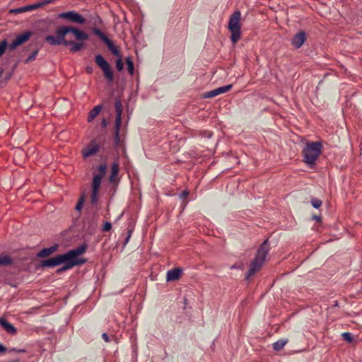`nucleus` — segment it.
I'll return each mask as SVG.
<instances>
[{
  "instance_id": "obj_1",
  "label": "nucleus",
  "mask_w": 362,
  "mask_h": 362,
  "mask_svg": "<svg viewBox=\"0 0 362 362\" xmlns=\"http://www.w3.org/2000/svg\"><path fill=\"white\" fill-rule=\"evenodd\" d=\"M86 249V244H82L76 248L68 251L65 254L59 255L50 259H44L42 261L41 264L43 267H54L63 263L64 264V266L61 269H58L57 272L70 269L79 263H84L83 260L81 262L78 261L77 257L85 252Z\"/></svg>"
},
{
  "instance_id": "obj_2",
  "label": "nucleus",
  "mask_w": 362,
  "mask_h": 362,
  "mask_svg": "<svg viewBox=\"0 0 362 362\" xmlns=\"http://www.w3.org/2000/svg\"><path fill=\"white\" fill-rule=\"evenodd\" d=\"M322 144L321 141L308 142L302 151L303 161L310 168L316 163L322 153Z\"/></svg>"
},
{
  "instance_id": "obj_3",
  "label": "nucleus",
  "mask_w": 362,
  "mask_h": 362,
  "mask_svg": "<svg viewBox=\"0 0 362 362\" xmlns=\"http://www.w3.org/2000/svg\"><path fill=\"white\" fill-rule=\"evenodd\" d=\"M269 250L268 240H265L258 248L255 259L251 262L245 279L248 280L262 267Z\"/></svg>"
},
{
  "instance_id": "obj_4",
  "label": "nucleus",
  "mask_w": 362,
  "mask_h": 362,
  "mask_svg": "<svg viewBox=\"0 0 362 362\" xmlns=\"http://www.w3.org/2000/svg\"><path fill=\"white\" fill-rule=\"evenodd\" d=\"M241 13L240 11H235L230 16L228 29L230 32V40L236 44L241 37Z\"/></svg>"
},
{
  "instance_id": "obj_5",
  "label": "nucleus",
  "mask_w": 362,
  "mask_h": 362,
  "mask_svg": "<svg viewBox=\"0 0 362 362\" xmlns=\"http://www.w3.org/2000/svg\"><path fill=\"white\" fill-rule=\"evenodd\" d=\"M45 41L51 45H70V50L72 52H77L80 51L83 47V43L76 42L72 40H67L64 37L62 38L59 35H57L56 37L52 35H47L45 37Z\"/></svg>"
},
{
  "instance_id": "obj_6",
  "label": "nucleus",
  "mask_w": 362,
  "mask_h": 362,
  "mask_svg": "<svg viewBox=\"0 0 362 362\" xmlns=\"http://www.w3.org/2000/svg\"><path fill=\"white\" fill-rule=\"evenodd\" d=\"M56 35H59L62 38L65 35L71 33L75 36L76 39L79 41H84L88 39V35L84 31L71 26H62L59 27L56 30Z\"/></svg>"
},
{
  "instance_id": "obj_7",
  "label": "nucleus",
  "mask_w": 362,
  "mask_h": 362,
  "mask_svg": "<svg viewBox=\"0 0 362 362\" xmlns=\"http://www.w3.org/2000/svg\"><path fill=\"white\" fill-rule=\"evenodd\" d=\"M116 117H115V136H114V142L116 146L120 144V136H119V130L122 122V114L123 110V107L122 102L119 98H117L115 100V103Z\"/></svg>"
},
{
  "instance_id": "obj_8",
  "label": "nucleus",
  "mask_w": 362,
  "mask_h": 362,
  "mask_svg": "<svg viewBox=\"0 0 362 362\" xmlns=\"http://www.w3.org/2000/svg\"><path fill=\"white\" fill-rule=\"evenodd\" d=\"M96 64L102 69L104 77L108 82H112L114 79L113 71L110 64L101 54H97L95 57Z\"/></svg>"
},
{
  "instance_id": "obj_9",
  "label": "nucleus",
  "mask_w": 362,
  "mask_h": 362,
  "mask_svg": "<svg viewBox=\"0 0 362 362\" xmlns=\"http://www.w3.org/2000/svg\"><path fill=\"white\" fill-rule=\"evenodd\" d=\"M58 17L59 18L66 19L69 22L81 25L85 24L86 22V19L75 11L60 13Z\"/></svg>"
},
{
  "instance_id": "obj_10",
  "label": "nucleus",
  "mask_w": 362,
  "mask_h": 362,
  "mask_svg": "<svg viewBox=\"0 0 362 362\" xmlns=\"http://www.w3.org/2000/svg\"><path fill=\"white\" fill-rule=\"evenodd\" d=\"M33 33L31 31H25L22 34L18 35L16 38L9 45V49L11 50L15 49L18 46L23 45L27 42L32 36Z\"/></svg>"
},
{
  "instance_id": "obj_11",
  "label": "nucleus",
  "mask_w": 362,
  "mask_h": 362,
  "mask_svg": "<svg viewBox=\"0 0 362 362\" xmlns=\"http://www.w3.org/2000/svg\"><path fill=\"white\" fill-rule=\"evenodd\" d=\"M100 146L95 141L92 140L85 148H83L81 153L84 158L95 155L99 151Z\"/></svg>"
},
{
  "instance_id": "obj_12",
  "label": "nucleus",
  "mask_w": 362,
  "mask_h": 362,
  "mask_svg": "<svg viewBox=\"0 0 362 362\" xmlns=\"http://www.w3.org/2000/svg\"><path fill=\"white\" fill-rule=\"evenodd\" d=\"M232 84H229L227 86H223L211 90L210 91L206 92L203 94V98H211L217 96L218 95L224 93L228 90H230L232 88Z\"/></svg>"
},
{
  "instance_id": "obj_13",
  "label": "nucleus",
  "mask_w": 362,
  "mask_h": 362,
  "mask_svg": "<svg viewBox=\"0 0 362 362\" xmlns=\"http://www.w3.org/2000/svg\"><path fill=\"white\" fill-rule=\"evenodd\" d=\"M306 40V33L303 30L298 32L291 39V45L296 49L300 48Z\"/></svg>"
},
{
  "instance_id": "obj_14",
  "label": "nucleus",
  "mask_w": 362,
  "mask_h": 362,
  "mask_svg": "<svg viewBox=\"0 0 362 362\" xmlns=\"http://www.w3.org/2000/svg\"><path fill=\"white\" fill-rule=\"evenodd\" d=\"M0 325L9 334L15 335L17 333L16 328L4 317H0Z\"/></svg>"
},
{
  "instance_id": "obj_15",
  "label": "nucleus",
  "mask_w": 362,
  "mask_h": 362,
  "mask_svg": "<svg viewBox=\"0 0 362 362\" xmlns=\"http://www.w3.org/2000/svg\"><path fill=\"white\" fill-rule=\"evenodd\" d=\"M182 270L180 267L172 269L167 272L166 279L168 281H175L181 276Z\"/></svg>"
},
{
  "instance_id": "obj_16",
  "label": "nucleus",
  "mask_w": 362,
  "mask_h": 362,
  "mask_svg": "<svg viewBox=\"0 0 362 362\" xmlns=\"http://www.w3.org/2000/svg\"><path fill=\"white\" fill-rule=\"evenodd\" d=\"M57 248H58L57 244H54V245H52L49 247L43 248L37 253V256L38 257H45L49 256L51 254H52L53 252H54L57 250Z\"/></svg>"
},
{
  "instance_id": "obj_17",
  "label": "nucleus",
  "mask_w": 362,
  "mask_h": 362,
  "mask_svg": "<svg viewBox=\"0 0 362 362\" xmlns=\"http://www.w3.org/2000/svg\"><path fill=\"white\" fill-rule=\"evenodd\" d=\"M33 10V4H31V5H28V6L10 9L9 13L18 14V13H21L23 12L30 11Z\"/></svg>"
},
{
  "instance_id": "obj_18",
  "label": "nucleus",
  "mask_w": 362,
  "mask_h": 362,
  "mask_svg": "<svg viewBox=\"0 0 362 362\" xmlns=\"http://www.w3.org/2000/svg\"><path fill=\"white\" fill-rule=\"evenodd\" d=\"M102 105L95 106L88 113V121L91 122L101 111Z\"/></svg>"
},
{
  "instance_id": "obj_19",
  "label": "nucleus",
  "mask_w": 362,
  "mask_h": 362,
  "mask_svg": "<svg viewBox=\"0 0 362 362\" xmlns=\"http://www.w3.org/2000/svg\"><path fill=\"white\" fill-rule=\"evenodd\" d=\"M103 178V177H101L100 175H95L93 176L92 182V189L99 190Z\"/></svg>"
},
{
  "instance_id": "obj_20",
  "label": "nucleus",
  "mask_w": 362,
  "mask_h": 362,
  "mask_svg": "<svg viewBox=\"0 0 362 362\" xmlns=\"http://www.w3.org/2000/svg\"><path fill=\"white\" fill-rule=\"evenodd\" d=\"M105 43L106 44V45L107 46L108 49L111 51V52L118 57V56H120L119 55V49H117V47L114 45L113 42L112 40H110L109 38L108 40H107L106 42H105Z\"/></svg>"
},
{
  "instance_id": "obj_21",
  "label": "nucleus",
  "mask_w": 362,
  "mask_h": 362,
  "mask_svg": "<svg viewBox=\"0 0 362 362\" xmlns=\"http://www.w3.org/2000/svg\"><path fill=\"white\" fill-rule=\"evenodd\" d=\"M119 172V165L117 163H114L111 167V174L110 175V181L113 182Z\"/></svg>"
},
{
  "instance_id": "obj_22",
  "label": "nucleus",
  "mask_w": 362,
  "mask_h": 362,
  "mask_svg": "<svg viewBox=\"0 0 362 362\" xmlns=\"http://www.w3.org/2000/svg\"><path fill=\"white\" fill-rule=\"evenodd\" d=\"M288 340L284 339H281L276 341L273 344V349L275 351H280L281 350L284 346L287 344Z\"/></svg>"
},
{
  "instance_id": "obj_23",
  "label": "nucleus",
  "mask_w": 362,
  "mask_h": 362,
  "mask_svg": "<svg viewBox=\"0 0 362 362\" xmlns=\"http://www.w3.org/2000/svg\"><path fill=\"white\" fill-rule=\"evenodd\" d=\"M12 259L8 255H0V266H6L12 264Z\"/></svg>"
},
{
  "instance_id": "obj_24",
  "label": "nucleus",
  "mask_w": 362,
  "mask_h": 362,
  "mask_svg": "<svg viewBox=\"0 0 362 362\" xmlns=\"http://www.w3.org/2000/svg\"><path fill=\"white\" fill-rule=\"evenodd\" d=\"M92 31L95 35L99 37L101 39V40H103L104 42H106L107 40H108L107 35L104 33H103L99 28H93L92 29Z\"/></svg>"
},
{
  "instance_id": "obj_25",
  "label": "nucleus",
  "mask_w": 362,
  "mask_h": 362,
  "mask_svg": "<svg viewBox=\"0 0 362 362\" xmlns=\"http://www.w3.org/2000/svg\"><path fill=\"white\" fill-rule=\"evenodd\" d=\"M126 63L127 65V69L130 75H133L134 73V62L131 57L126 58Z\"/></svg>"
},
{
  "instance_id": "obj_26",
  "label": "nucleus",
  "mask_w": 362,
  "mask_h": 362,
  "mask_svg": "<svg viewBox=\"0 0 362 362\" xmlns=\"http://www.w3.org/2000/svg\"><path fill=\"white\" fill-rule=\"evenodd\" d=\"M84 201H85V197H84V195L83 194L79 198V199H78V202L76 204V206L75 207V209L77 211H81V210L82 209Z\"/></svg>"
},
{
  "instance_id": "obj_27",
  "label": "nucleus",
  "mask_w": 362,
  "mask_h": 362,
  "mask_svg": "<svg viewBox=\"0 0 362 362\" xmlns=\"http://www.w3.org/2000/svg\"><path fill=\"white\" fill-rule=\"evenodd\" d=\"M116 68L119 71H122L124 68V63L122 56H118V58L116 60Z\"/></svg>"
},
{
  "instance_id": "obj_28",
  "label": "nucleus",
  "mask_w": 362,
  "mask_h": 362,
  "mask_svg": "<svg viewBox=\"0 0 362 362\" xmlns=\"http://www.w3.org/2000/svg\"><path fill=\"white\" fill-rule=\"evenodd\" d=\"M99 190L92 189L91 193V204L94 205H97L98 204V194Z\"/></svg>"
},
{
  "instance_id": "obj_29",
  "label": "nucleus",
  "mask_w": 362,
  "mask_h": 362,
  "mask_svg": "<svg viewBox=\"0 0 362 362\" xmlns=\"http://www.w3.org/2000/svg\"><path fill=\"white\" fill-rule=\"evenodd\" d=\"M7 46H8V42L6 40H4L0 42V57L4 54Z\"/></svg>"
},
{
  "instance_id": "obj_30",
  "label": "nucleus",
  "mask_w": 362,
  "mask_h": 362,
  "mask_svg": "<svg viewBox=\"0 0 362 362\" xmlns=\"http://www.w3.org/2000/svg\"><path fill=\"white\" fill-rule=\"evenodd\" d=\"M341 336L346 341L349 343H351L354 341V338L352 334L350 332H344L341 334Z\"/></svg>"
},
{
  "instance_id": "obj_31",
  "label": "nucleus",
  "mask_w": 362,
  "mask_h": 362,
  "mask_svg": "<svg viewBox=\"0 0 362 362\" xmlns=\"http://www.w3.org/2000/svg\"><path fill=\"white\" fill-rule=\"evenodd\" d=\"M311 204L315 209H319L322 206V202L317 198H313L311 199Z\"/></svg>"
},
{
  "instance_id": "obj_32",
  "label": "nucleus",
  "mask_w": 362,
  "mask_h": 362,
  "mask_svg": "<svg viewBox=\"0 0 362 362\" xmlns=\"http://www.w3.org/2000/svg\"><path fill=\"white\" fill-rule=\"evenodd\" d=\"M107 167L105 164H100L98 167V173L97 175H100L101 177H104L106 173Z\"/></svg>"
},
{
  "instance_id": "obj_33",
  "label": "nucleus",
  "mask_w": 362,
  "mask_h": 362,
  "mask_svg": "<svg viewBox=\"0 0 362 362\" xmlns=\"http://www.w3.org/2000/svg\"><path fill=\"white\" fill-rule=\"evenodd\" d=\"M38 54V49H35V51H33L30 55L29 57L27 58V59L25 60V62L26 63H28L30 62H32L33 60L35 59L37 55Z\"/></svg>"
},
{
  "instance_id": "obj_34",
  "label": "nucleus",
  "mask_w": 362,
  "mask_h": 362,
  "mask_svg": "<svg viewBox=\"0 0 362 362\" xmlns=\"http://www.w3.org/2000/svg\"><path fill=\"white\" fill-rule=\"evenodd\" d=\"M112 228V223L110 222L106 221L104 225L103 230V231H109Z\"/></svg>"
},
{
  "instance_id": "obj_35",
  "label": "nucleus",
  "mask_w": 362,
  "mask_h": 362,
  "mask_svg": "<svg viewBox=\"0 0 362 362\" xmlns=\"http://www.w3.org/2000/svg\"><path fill=\"white\" fill-rule=\"evenodd\" d=\"M132 231H133L132 228H128V230H127V237H126L124 243V245H127V243L129 242V239L131 238Z\"/></svg>"
},
{
  "instance_id": "obj_36",
  "label": "nucleus",
  "mask_w": 362,
  "mask_h": 362,
  "mask_svg": "<svg viewBox=\"0 0 362 362\" xmlns=\"http://www.w3.org/2000/svg\"><path fill=\"white\" fill-rule=\"evenodd\" d=\"M43 6H45V4H44L43 1H42L40 2H38V3H36V4H33V10L37 9V8H38L40 7Z\"/></svg>"
},
{
  "instance_id": "obj_37",
  "label": "nucleus",
  "mask_w": 362,
  "mask_h": 362,
  "mask_svg": "<svg viewBox=\"0 0 362 362\" xmlns=\"http://www.w3.org/2000/svg\"><path fill=\"white\" fill-rule=\"evenodd\" d=\"M10 351H14V352H16V353H25V349H18L16 348H13L10 350Z\"/></svg>"
},
{
  "instance_id": "obj_38",
  "label": "nucleus",
  "mask_w": 362,
  "mask_h": 362,
  "mask_svg": "<svg viewBox=\"0 0 362 362\" xmlns=\"http://www.w3.org/2000/svg\"><path fill=\"white\" fill-rule=\"evenodd\" d=\"M102 338L104 339L105 341L106 342H109L110 341V338H109V336L107 335V333H103L102 334Z\"/></svg>"
},
{
  "instance_id": "obj_39",
  "label": "nucleus",
  "mask_w": 362,
  "mask_h": 362,
  "mask_svg": "<svg viewBox=\"0 0 362 362\" xmlns=\"http://www.w3.org/2000/svg\"><path fill=\"white\" fill-rule=\"evenodd\" d=\"M86 72H87L88 74H92V73H93V67H91V66H87V67L86 68Z\"/></svg>"
},
{
  "instance_id": "obj_40",
  "label": "nucleus",
  "mask_w": 362,
  "mask_h": 362,
  "mask_svg": "<svg viewBox=\"0 0 362 362\" xmlns=\"http://www.w3.org/2000/svg\"><path fill=\"white\" fill-rule=\"evenodd\" d=\"M313 219L320 222L321 221V216H317V215H314V216H313Z\"/></svg>"
},
{
  "instance_id": "obj_41",
  "label": "nucleus",
  "mask_w": 362,
  "mask_h": 362,
  "mask_svg": "<svg viewBox=\"0 0 362 362\" xmlns=\"http://www.w3.org/2000/svg\"><path fill=\"white\" fill-rule=\"evenodd\" d=\"M6 351V348L1 344H0V354L4 353Z\"/></svg>"
},
{
  "instance_id": "obj_42",
  "label": "nucleus",
  "mask_w": 362,
  "mask_h": 362,
  "mask_svg": "<svg viewBox=\"0 0 362 362\" xmlns=\"http://www.w3.org/2000/svg\"><path fill=\"white\" fill-rule=\"evenodd\" d=\"M188 192L187 191H184L182 192V193L181 194V197L182 198H185L186 197L187 195H188Z\"/></svg>"
},
{
  "instance_id": "obj_43",
  "label": "nucleus",
  "mask_w": 362,
  "mask_h": 362,
  "mask_svg": "<svg viewBox=\"0 0 362 362\" xmlns=\"http://www.w3.org/2000/svg\"><path fill=\"white\" fill-rule=\"evenodd\" d=\"M45 5L51 4L54 1V0H43Z\"/></svg>"
},
{
  "instance_id": "obj_44",
  "label": "nucleus",
  "mask_w": 362,
  "mask_h": 362,
  "mask_svg": "<svg viewBox=\"0 0 362 362\" xmlns=\"http://www.w3.org/2000/svg\"><path fill=\"white\" fill-rule=\"evenodd\" d=\"M3 73H4V69L0 68V77L2 76Z\"/></svg>"
},
{
  "instance_id": "obj_45",
  "label": "nucleus",
  "mask_w": 362,
  "mask_h": 362,
  "mask_svg": "<svg viewBox=\"0 0 362 362\" xmlns=\"http://www.w3.org/2000/svg\"><path fill=\"white\" fill-rule=\"evenodd\" d=\"M102 125L103 127H106V121L105 119L103 120Z\"/></svg>"
},
{
  "instance_id": "obj_46",
  "label": "nucleus",
  "mask_w": 362,
  "mask_h": 362,
  "mask_svg": "<svg viewBox=\"0 0 362 362\" xmlns=\"http://www.w3.org/2000/svg\"><path fill=\"white\" fill-rule=\"evenodd\" d=\"M334 306H336V307L339 306L338 302H337V301H336V302L334 303Z\"/></svg>"
},
{
  "instance_id": "obj_47",
  "label": "nucleus",
  "mask_w": 362,
  "mask_h": 362,
  "mask_svg": "<svg viewBox=\"0 0 362 362\" xmlns=\"http://www.w3.org/2000/svg\"><path fill=\"white\" fill-rule=\"evenodd\" d=\"M91 227H92L93 228H94L95 227V223H92Z\"/></svg>"
}]
</instances>
